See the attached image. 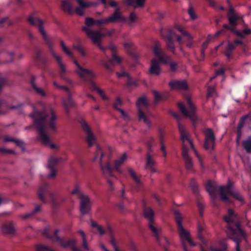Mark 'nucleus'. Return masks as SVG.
<instances>
[{
  "label": "nucleus",
  "instance_id": "obj_41",
  "mask_svg": "<svg viewBox=\"0 0 251 251\" xmlns=\"http://www.w3.org/2000/svg\"><path fill=\"white\" fill-rule=\"evenodd\" d=\"M94 89L96 90L100 96L102 98L103 100H108L109 98L105 95V92L98 87L94 85Z\"/></svg>",
  "mask_w": 251,
  "mask_h": 251
},
{
  "label": "nucleus",
  "instance_id": "obj_17",
  "mask_svg": "<svg viewBox=\"0 0 251 251\" xmlns=\"http://www.w3.org/2000/svg\"><path fill=\"white\" fill-rule=\"evenodd\" d=\"M149 72L151 75L155 76H158L161 73L159 61L155 58H152L151 60Z\"/></svg>",
  "mask_w": 251,
  "mask_h": 251
},
{
  "label": "nucleus",
  "instance_id": "obj_61",
  "mask_svg": "<svg viewBox=\"0 0 251 251\" xmlns=\"http://www.w3.org/2000/svg\"><path fill=\"white\" fill-rule=\"evenodd\" d=\"M130 248L133 251H139L137 248V244L136 243L131 241L129 244Z\"/></svg>",
  "mask_w": 251,
  "mask_h": 251
},
{
  "label": "nucleus",
  "instance_id": "obj_59",
  "mask_svg": "<svg viewBox=\"0 0 251 251\" xmlns=\"http://www.w3.org/2000/svg\"><path fill=\"white\" fill-rule=\"evenodd\" d=\"M80 193V188L78 186H75L73 190L71 191L73 195H79Z\"/></svg>",
  "mask_w": 251,
  "mask_h": 251
},
{
  "label": "nucleus",
  "instance_id": "obj_40",
  "mask_svg": "<svg viewBox=\"0 0 251 251\" xmlns=\"http://www.w3.org/2000/svg\"><path fill=\"white\" fill-rule=\"evenodd\" d=\"M136 85L137 83L136 81L129 78V77L126 75V88H128L129 89H131L135 88Z\"/></svg>",
  "mask_w": 251,
  "mask_h": 251
},
{
  "label": "nucleus",
  "instance_id": "obj_26",
  "mask_svg": "<svg viewBox=\"0 0 251 251\" xmlns=\"http://www.w3.org/2000/svg\"><path fill=\"white\" fill-rule=\"evenodd\" d=\"M125 191L123 189L121 190L118 197V202L117 203V208L120 212H123L125 209Z\"/></svg>",
  "mask_w": 251,
  "mask_h": 251
},
{
  "label": "nucleus",
  "instance_id": "obj_60",
  "mask_svg": "<svg viewBox=\"0 0 251 251\" xmlns=\"http://www.w3.org/2000/svg\"><path fill=\"white\" fill-rule=\"evenodd\" d=\"M77 232L81 236L82 241L87 240L86 235L82 230L79 229L77 231Z\"/></svg>",
  "mask_w": 251,
  "mask_h": 251
},
{
  "label": "nucleus",
  "instance_id": "obj_54",
  "mask_svg": "<svg viewBox=\"0 0 251 251\" xmlns=\"http://www.w3.org/2000/svg\"><path fill=\"white\" fill-rule=\"evenodd\" d=\"M85 24L89 27L95 24V21L91 18H87L85 20Z\"/></svg>",
  "mask_w": 251,
  "mask_h": 251
},
{
  "label": "nucleus",
  "instance_id": "obj_47",
  "mask_svg": "<svg viewBox=\"0 0 251 251\" xmlns=\"http://www.w3.org/2000/svg\"><path fill=\"white\" fill-rule=\"evenodd\" d=\"M73 49L76 50L81 55L83 56H85L87 54L86 51L85 50L79 46H73Z\"/></svg>",
  "mask_w": 251,
  "mask_h": 251
},
{
  "label": "nucleus",
  "instance_id": "obj_38",
  "mask_svg": "<svg viewBox=\"0 0 251 251\" xmlns=\"http://www.w3.org/2000/svg\"><path fill=\"white\" fill-rule=\"evenodd\" d=\"M128 172L135 182L138 184H141V181L140 178L136 175L135 173L131 168L128 169Z\"/></svg>",
  "mask_w": 251,
  "mask_h": 251
},
{
  "label": "nucleus",
  "instance_id": "obj_50",
  "mask_svg": "<svg viewBox=\"0 0 251 251\" xmlns=\"http://www.w3.org/2000/svg\"><path fill=\"white\" fill-rule=\"evenodd\" d=\"M188 14L190 16L191 20H195L197 18V16L194 11V9L192 7H189L188 10Z\"/></svg>",
  "mask_w": 251,
  "mask_h": 251
},
{
  "label": "nucleus",
  "instance_id": "obj_4",
  "mask_svg": "<svg viewBox=\"0 0 251 251\" xmlns=\"http://www.w3.org/2000/svg\"><path fill=\"white\" fill-rule=\"evenodd\" d=\"M178 129L180 133L181 139L182 142V152H183L184 150H186V151H188V148L189 147H192L194 150V152L199 160V161L202 168L203 167V164L202 163V160L200 155L198 153L197 151L194 148L192 141L190 140L188 134L185 130L184 126L180 124H178Z\"/></svg>",
  "mask_w": 251,
  "mask_h": 251
},
{
  "label": "nucleus",
  "instance_id": "obj_32",
  "mask_svg": "<svg viewBox=\"0 0 251 251\" xmlns=\"http://www.w3.org/2000/svg\"><path fill=\"white\" fill-rule=\"evenodd\" d=\"M153 53L155 56V58L158 60L163 54L161 48V46L158 43L155 44L152 47Z\"/></svg>",
  "mask_w": 251,
  "mask_h": 251
},
{
  "label": "nucleus",
  "instance_id": "obj_10",
  "mask_svg": "<svg viewBox=\"0 0 251 251\" xmlns=\"http://www.w3.org/2000/svg\"><path fill=\"white\" fill-rule=\"evenodd\" d=\"M126 55H128V60L136 63L139 58V55L137 51V47L130 40L126 41Z\"/></svg>",
  "mask_w": 251,
  "mask_h": 251
},
{
  "label": "nucleus",
  "instance_id": "obj_2",
  "mask_svg": "<svg viewBox=\"0 0 251 251\" xmlns=\"http://www.w3.org/2000/svg\"><path fill=\"white\" fill-rule=\"evenodd\" d=\"M112 152V149L110 147L101 148L98 146L94 153V156L92 159L93 161L97 162L99 163L102 174L106 177L112 175V171L114 170L119 173H122L125 167L126 161L125 153L116 158L113 161L112 165H111L109 163H107L106 165L103 164V158L104 157H109Z\"/></svg>",
  "mask_w": 251,
  "mask_h": 251
},
{
  "label": "nucleus",
  "instance_id": "obj_45",
  "mask_svg": "<svg viewBox=\"0 0 251 251\" xmlns=\"http://www.w3.org/2000/svg\"><path fill=\"white\" fill-rule=\"evenodd\" d=\"M60 44L63 51L69 56H72V52L66 47L64 42L61 41Z\"/></svg>",
  "mask_w": 251,
  "mask_h": 251
},
{
  "label": "nucleus",
  "instance_id": "obj_64",
  "mask_svg": "<svg viewBox=\"0 0 251 251\" xmlns=\"http://www.w3.org/2000/svg\"><path fill=\"white\" fill-rule=\"evenodd\" d=\"M214 91L215 90L213 87H209L208 89V96H212L213 95Z\"/></svg>",
  "mask_w": 251,
  "mask_h": 251
},
{
  "label": "nucleus",
  "instance_id": "obj_16",
  "mask_svg": "<svg viewBox=\"0 0 251 251\" xmlns=\"http://www.w3.org/2000/svg\"><path fill=\"white\" fill-rule=\"evenodd\" d=\"M28 21L31 25H36L38 27L39 31L45 40H46L47 39V35L43 28V22L40 19L34 18L32 17H29Z\"/></svg>",
  "mask_w": 251,
  "mask_h": 251
},
{
  "label": "nucleus",
  "instance_id": "obj_3",
  "mask_svg": "<svg viewBox=\"0 0 251 251\" xmlns=\"http://www.w3.org/2000/svg\"><path fill=\"white\" fill-rule=\"evenodd\" d=\"M175 218L177 226L178 232L183 247L185 246V242L187 241L190 246H195V244L191 239L190 233L188 230L185 229L181 223L182 216L178 211L175 212Z\"/></svg>",
  "mask_w": 251,
  "mask_h": 251
},
{
  "label": "nucleus",
  "instance_id": "obj_30",
  "mask_svg": "<svg viewBox=\"0 0 251 251\" xmlns=\"http://www.w3.org/2000/svg\"><path fill=\"white\" fill-rule=\"evenodd\" d=\"M145 0H126V4L134 8H142L145 5Z\"/></svg>",
  "mask_w": 251,
  "mask_h": 251
},
{
  "label": "nucleus",
  "instance_id": "obj_56",
  "mask_svg": "<svg viewBox=\"0 0 251 251\" xmlns=\"http://www.w3.org/2000/svg\"><path fill=\"white\" fill-rule=\"evenodd\" d=\"M50 171V174L49 175V177L50 178H53L55 177L56 175V172L53 167H48Z\"/></svg>",
  "mask_w": 251,
  "mask_h": 251
},
{
  "label": "nucleus",
  "instance_id": "obj_43",
  "mask_svg": "<svg viewBox=\"0 0 251 251\" xmlns=\"http://www.w3.org/2000/svg\"><path fill=\"white\" fill-rule=\"evenodd\" d=\"M158 61H159V63H163L164 64H168V63H170L171 62H172V61H171V58L166 55H164L163 54L162 56H161L158 60H157Z\"/></svg>",
  "mask_w": 251,
  "mask_h": 251
},
{
  "label": "nucleus",
  "instance_id": "obj_57",
  "mask_svg": "<svg viewBox=\"0 0 251 251\" xmlns=\"http://www.w3.org/2000/svg\"><path fill=\"white\" fill-rule=\"evenodd\" d=\"M110 243L113 246L115 251H121L118 247L117 242L113 238H111Z\"/></svg>",
  "mask_w": 251,
  "mask_h": 251
},
{
  "label": "nucleus",
  "instance_id": "obj_44",
  "mask_svg": "<svg viewBox=\"0 0 251 251\" xmlns=\"http://www.w3.org/2000/svg\"><path fill=\"white\" fill-rule=\"evenodd\" d=\"M243 146L248 152H251V137L243 142Z\"/></svg>",
  "mask_w": 251,
  "mask_h": 251
},
{
  "label": "nucleus",
  "instance_id": "obj_1",
  "mask_svg": "<svg viewBox=\"0 0 251 251\" xmlns=\"http://www.w3.org/2000/svg\"><path fill=\"white\" fill-rule=\"evenodd\" d=\"M30 116L34 121V126L40 132V139L42 143L52 150H59V146L51 143L49 137L44 131L45 122L49 123V127L51 130L55 131L56 129L55 123L56 116L53 109L49 107L46 108L43 103L40 102L35 106Z\"/></svg>",
  "mask_w": 251,
  "mask_h": 251
},
{
  "label": "nucleus",
  "instance_id": "obj_25",
  "mask_svg": "<svg viewBox=\"0 0 251 251\" xmlns=\"http://www.w3.org/2000/svg\"><path fill=\"white\" fill-rule=\"evenodd\" d=\"M138 16L135 12H131L126 18V26L128 28H133L137 21Z\"/></svg>",
  "mask_w": 251,
  "mask_h": 251
},
{
  "label": "nucleus",
  "instance_id": "obj_49",
  "mask_svg": "<svg viewBox=\"0 0 251 251\" xmlns=\"http://www.w3.org/2000/svg\"><path fill=\"white\" fill-rule=\"evenodd\" d=\"M74 104V102L70 98L63 100V105L66 109H68Z\"/></svg>",
  "mask_w": 251,
  "mask_h": 251
},
{
  "label": "nucleus",
  "instance_id": "obj_23",
  "mask_svg": "<svg viewBox=\"0 0 251 251\" xmlns=\"http://www.w3.org/2000/svg\"><path fill=\"white\" fill-rule=\"evenodd\" d=\"M175 27L185 37L187 40L190 42V43L187 44V46L188 47H191L192 45V36L188 32L185 30L184 28L180 25H175Z\"/></svg>",
  "mask_w": 251,
  "mask_h": 251
},
{
  "label": "nucleus",
  "instance_id": "obj_28",
  "mask_svg": "<svg viewBox=\"0 0 251 251\" xmlns=\"http://www.w3.org/2000/svg\"><path fill=\"white\" fill-rule=\"evenodd\" d=\"M107 19L108 23H115L121 21L123 19V17L119 11V8H117L115 12Z\"/></svg>",
  "mask_w": 251,
  "mask_h": 251
},
{
  "label": "nucleus",
  "instance_id": "obj_21",
  "mask_svg": "<svg viewBox=\"0 0 251 251\" xmlns=\"http://www.w3.org/2000/svg\"><path fill=\"white\" fill-rule=\"evenodd\" d=\"M146 168L151 173H157L158 171L155 167V163L152 156L148 154L147 156Z\"/></svg>",
  "mask_w": 251,
  "mask_h": 251
},
{
  "label": "nucleus",
  "instance_id": "obj_51",
  "mask_svg": "<svg viewBox=\"0 0 251 251\" xmlns=\"http://www.w3.org/2000/svg\"><path fill=\"white\" fill-rule=\"evenodd\" d=\"M226 244H224L222 246V249H217L216 247L214 246H211L209 248V251H226Z\"/></svg>",
  "mask_w": 251,
  "mask_h": 251
},
{
  "label": "nucleus",
  "instance_id": "obj_5",
  "mask_svg": "<svg viewBox=\"0 0 251 251\" xmlns=\"http://www.w3.org/2000/svg\"><path fill=\"white\" fill-rule=\"evenodd\" d=\"M144 214L149 222V227L150 229L154 234L156 240L160 242V235L161 230L156 226V224L154 222V213L151 207H145Z\"/></svg>",
  "mask_w": 251,
  "mask_h": 251
},
{
  "label": "nucleus",
  "instance_id": "obj_27",
  "mask_svg": "<svg viewBox=\"0 0 251 251\" xmlns=\"http://www.w3.org/2000/svg\"><path fill=\"white\" fill-rule=\"evenodd\" d=\"M109 50L112 52V63L120 65L122 62V59L120 55L115 52L116 48L113 46H111Z\"/></svg>",
  "mask_w": 251,
  "mask_h": 251
},
{
  "label": "nucleus",
  "instance_id": "obj_63",
  "mask_svg": "<svg viewBox=\"0 0 251 251\" xmlns=\"http://www.w3.org/2000/svg\"><path fill=\"white\" fill-rule=\"evenodd\" d=\"M170 68L173 71H175L177 69V64L175 62H172L170 63Z\"/></svg>",
  "mask_w": 251,
  "mask_h": 251
},
{
  "label": "nucleus",
  "instance_id": "obj_13",
  "mask_svg": "<svg viewBox=\"0 0 251 251\" xmlns=\"http://www.w3.org/2000/svg\"><path fill=\"white\" fill-rule=\"evenodd\" d=\"M82 128L86 136V139L89 146H93L96 142V137L91 130L89 125L85 122L81 123Z\"/></svg>",
  "mask_w": 251,
  "mask_h": 251
},
{
  "label": "nucleus",
  "instance_id": "obj_15",
  "mask_svg": "<svg viewBox=\"0 0 251 251\" xmlns=\"http://www.w3.org/2000/svg\"><path fill=\"white\" fill-rule=\"evenodd\" d=\"M205 136V148L207 149H211L213 148L215 142V137L213 133L210 129H207L204 131Z\"/></svg>",
  "mask_w": 251,
  "mask_h": 251
},
{
  "label": "nucleus",
  "instance_id": "obj_14",
  "mask_svg": "<svg viewBox=\"0 0 251 251\" xmlns=\"http://www.w3.org/2000/svg\"><path fill=\"white\" fill-rule=\"evenodd\" d=\"M79 6L75 8V12L79 16H82L84 15V9L89 8L91 6H96L97 3L87 2L84 0H76Z\"/></svg>",
  "mask_w": 251,
  "mask_h": 251
},
{
  "label": "nucleus",
  "instance_id": "obj_42",
  "mask_svg": "<svg viewBox=\"0 0 251 251\" xmlns=\"http://www.w3.org/2000/svg\"><path fill=\"white\" fill-rule=\"evenodd\" d=\"M60 161L59 158L51 157L49 160L48 167H53L57 164V163Z\"/></svg>",
  "mask_w": 251,
  "mask_h": 251
},
{
  "label": "nucleus",
  "instance_id": "obj_6",
  "mask_svg": "<svg viewBox=\"0 0 251 251\" xmlns=\"http://www.w3.org/2000/svg\"><path fill=\"white\" fill-rule=\"evenodd\" d=\"M149 105L148 99L145 96H142L137 101V106L138 109L139 119L140 121L144 122L147 126H151V122L148 117L144 113L143 111Z\"/></svg>",
  "mask_w": 251,
  "mask_h": 251
},
{
  "label": "nucleus",
  "instance_id": "obj_31",
  "mask_svg": "<svg viewBox=\"0 0 251 251\" xmlns=\"http://www.w3.org/2000/svg\"><path fill=\"white\" fill-rule=\"evenodd\" d=\"M251 122V116H246L243 117L240 122V124L238 127V136L237 139V142H238L240 138V130L242 127L245 124H248Z\"/></svg>",
  "mask_w": 251,
  "mask_h": 251
},
{
  "label": "nucleus",
  "instance_id": "obj_19",
  "mask_svg": "<svg viewBox=\"0 0 251 251\" xmlns=\"http://www.w3.org/2000/svg\"><path fill=\"white\" fill-rule=\"evenodd\" d=\"M50 51L53 58L57 61L59 68L60 75L63 76L67 71L65 65L63 63L61 58L55 53L54 49L51 47L50 48Z\"/></svg>",
  "mask_w": 251,
  "mask_h": 251
},
{
  "label": "nucleus",
  "instance_id": "obj_24",
  "mask_svg": "<svg viewBox=\"0 0 251 251\" xmlns=\"http://www.w3.org/2000/svg\"><path fill=\"white\" fill-rule=\"evenodd\" d=\"M58 233V230H56L54 232V235L56 238V240L57 241L60 246L63 247H67L68 246H75L76 243V240L75 239H72L69 241H67L66 242H64L63 240L60 238H59L57 236V234Z\"/></svg>",
  "mask_w": 251,
  "mask_h": 251
},
{
  "label": "nucleus",
  "instance_id": "obj_37",
  "mask_svg": "<svg viewBox=\"0 0 251 251\" xmlns=\"http://www.w3.org/2000/svg\"><path fill=\"white\" fill-rule=\"evenodd\" d=\"M31 85L36 94L41 97H44L46 96V92L44 91V90L41 87H39L36 85L34 82H31Z\"/></svg>",
  "mask_w": 251,
  "mask_h": 251
},
{
  "label": "nucleus",
  "instance_id": "obj_55",
  "mask_svg": "<svg viewBox=\"0 0 251 251\" xmlns=\"http://www.w3.org/2000/svg\"><path fill=\"white\" fill-rule=\"evenodd\" d=\"M153 94L155 101H158L159 100H161L162 95L160 93L156 91H153Z\"/></svg>",
  "mask_w": 251,
  "mask_h": 251
},
{
  "label": "nucleus",
  "instance_id": "obj_58",
  "mask_svg": "<svg viewBox=\"0 0 251 251\" xmlns=\"http://www.w3.org/2000/svg\"><path fill=\"white\" fill-rule=\"evenodd\" d=\"M44 195L46 196H48L49 195V194L47 191L42 192L41 190H40L39 192V197L43 201L44 200Z\"/></svg>",
  "mask_w": 251,
  "mask_h": 251
},
{
  "label": "nucleus",
  "instance_id": "obj_62",
  "mask_svg": "<svg viewBox=\"0 0 251 251\" xmlns=\"http://www.w3.org/2000/svg\"><path fill=\"white\" fill-rule=\"evenodd\" d=\"M107 21H108L107 18L104 19V20H98V21H95V24L99 25H101V24H103L109 23Z\"/></svg>",
  "mask_w": 251,
  "mask_h": 251
},
{
  "label": "nucleus",
  "instance_id": "obj_35",
  "mask_svg": "<svg viewBox=\"0 0 251 251\" xmlns=\"http://www.w3.org/2000/svg\"><path fill=\"white\" fill-rule=\"evenodd\" d=\"M2 232L6 234H13L15 233V228L12 224H7L3 226L1 228Z\"/></svg>",
  "mask_w": 251,
  "mask_h": 251
},
{
  "label": "nucleus",
  "instance_id": "obj_8",
  "mask_svg": "<svg viewBox=\"0 0 251 251\" xmlns=\"http://www.w3.org/2000/svg\"><path fill=\"white\" fill-rule=\"evenodd\" d=\"M76 69L75 73L79 76L82 80L84 81H89L92 78L96 76V74L91 70L83 68L79 64L77 61H75Z\"/></svg>",
  "mask_w": 251,
  "mask_h": 251
},
{
  "label": "nucleus",
  "instance_id": "obj_48",
  "mask_svg": "<svg viewBox=\"0 0 251 251\" xmlns=\"http://www.w3.org/2000/svg\"><path fill=\"white\" fill-rule=\"evenodd\" d=\"M235 33L240 37H244L246 35L249 34L251 33V30L250 29H245L243 31H236Z\"/></svg>",
  "mask_w": 251,
  "mask_h": 251
},
{
  "label": "nucleus",
  "instance_id": "obj_39",
  "mask_svg": "<svg viewBox=\"0 0 251 251\" xmlns=\"http://www.w3.org/2000/svg\"><path fill=\"white\" fill-rule=\"evenodd\" d=\"M91 226L93 228H96L97 231L99 232L100 236H103L105 233V230L100 225H98L94 222H92Z\"/></svg>",
  "mask_w": 251,
  "mask_h": 251
},
{
  "label": "nucleus",
  "instance_id": "obj_29",
  "mask_svg": "<svg viewBox=\"0 0 251 251\" xmlns=\"http://www.w3.org/2000/svg\"><path fill=\"white\" fill-rule=\"evenodd\" d=\"M182 155L183 159H184L187 169L189 170H192L193 164L191 158L188 155V151H186V150H184L183 152H182Z\"/></svg>",
  "mask_w": 251,
  "mask_h": 251
},
{
  "label": "nucleus",
  "instance_id": "obj_11",
  "mask_svg": "<svg viewBox=\"0 0 251 251\" xmlns=\"http://www.w3.org/2000/svg\"><path fill=\"white\" fill-rule=\"evenodd\" d=\"M82 29L86 32L87 36L91 39L94 43L97 44L100 49L102 51H105V49L99 44L100 40L103 36L102 34L100 32L94 31L87 27H83Z\"/></svg>",
  "mask_w": 251,
  "mask_h": 251
},
{
  "label": "nucleus",
  "instance_id": "obj_33",
  "mask_svg": "<svg viewBox=\"0 0 251 251\" xmlns=\"http://www.w3.org/2000/svg\"><path fill=\"white\" fill-rule=\"evenodd\" d=\"M227 17L230 25H235L236 21L238 19V17L236 15L232 8H230L229 9Z\"/></svg>",
  "mask_w": 251,
  "mask_h": 251
},
{
  "label": "nucleus",
  "instance_id": "obj_36",
  "mask_svg": "<svg viewBox=\"0 0 251 251\" xmlns=\"http://www.w3.org/2000/svg\"><path fill=\"white\" fill-rule=\"evenodd\" d=\"M62 8L64 11L70 14H72L73 12V9L71 4L66 0L62 1Z\"/></svg>",
  "mask_w": 251,
  "mask_h": 251
},
{
  "label": "nucleus",
  "instance_id": "obj_34",
  "mask_svg": "<svg viewBox=\"0 0 251 251\" xmlns=\"http://www.w3.org/2000/svg\"><path fill=\"white\" fill-rule=\"evenodd\" d=\"M224 219L227 223L230 224L236 221V215L232 210L229 209L227 215L225 216Z\"/></svg>",
  "mask_w": 251,
  "mask_h": 251
},
{
  "label": "nucleus",
  "instance_id": "obj_12",
  "mask_svg": "<svg viewBox=\"0 0 251 251\" xmlns=\"http://www.w3.org/2000/svg\"><path fill=\"white\" fill-rule=\"evenodd\" d=\"M230 182H229V183L228 185L226 186H220V189L222 192L221 194V199L223 201H228V198L226 195L224 194L225 192L226 193H229L231 195L233 196L234 198L236 199L237 200L241 202L243 201V198L239 194V193L237 191H233L232 192H230V186H229Z\"/></svg>",
  "mask_w": 251,
  "mask_h": 251
},
{
  "label": "nucleus",
  "instance_id": "obj_20",
  "mask_svg": "<svg viewBox=\"0 0 251 251\" xmlns=\"http://www.w3.org/2000/svg\"><path fill=\"white\" fill-rule=\"evenodd\" d=\"M124 106V103L121 99L119 97H117L113 102V106L118 112L121 114V117L126 118V114L125 110L122 107Z\"/></svg>",
  "mask_w": 251,
  "mask_h": 251
},
{
  "label": "nucleus",
  "instance_id": "obj_22",
  "mask_svg": "<svg viewBox=\"0 0 251 251\" xmlns=\"http://www.w3.org/2000/svg\"><path fill=\"white\" fill-rule=\"evenodd\" d=\"M171 88L174 89L186 90L188 84L185 80H175L170 83Z\"/></svg>",
  "mask_w": 251,
  "mask_h": 251
},
{
  "label": "nucleus",
  "instance_id": "obj_52",
  "mask_svg": "<svg viewBox=\"0 0 251 251\" xmlns=\"http://www.w3.org/2000/svg\"><path fill=\"white\" fill-rule=\"evenodd\" d=\"M166 42L167 43V47L171 49L172 51H173L175 49V48L173 45V40L170 38H167L166 39Z\"/></svg>",
  "mask_w": 251,
  "mask_h": 251
},
{
  "label": "nucleus",
  "instance_id": "obj_7",
  "mask_svg": "<svg viewBox=\"0 0 251 251\" xmlns=\"http://www.w3.org/2000/svg\"><path fill=\"white\" fill-rule=\"evenodd\" d=\"M186 101L188 105V111L186 109L184 103L182 102H179L178 103V108L185 116L189 117L192 121H194L197 119V116L195 114V106L194 105L190 98H187Z\"/></svg>",
  "mask_w": 251,
  "mask_h": 251
},
{
  "label": "nucleus",
  "instance_id": "obj_53",
  "mask_svg": "<svg viewBox=\"0 0 251 251\" xmlns=\"http://www.w3.org/2000/svg\"><path fill=\"white\" fill-rule=\"evenodd\" d=\"M101 64L106 69L110 70H111V65L113 63H112V61L109 63H107L105 60H101Z\"/></svg>",
  "mask_w": 251,
  "mask_h": 251
},
{
  "label": "nucleus",
  "instance_id": "obj_46",
  "mask_svg": "<svg viewBox=\"0 0 251 251\" xmlns=\"http://www.w3.org/2000/svg\"><path fill=\"white\" fill-rule=\"evenodd\" d=\"M207 191L209 192L210 195L212 196L214 194L215 188L211 182H208L206 185Z\"/></svg>",
  "mask_w": 251,
  "mask_h": 251
},
{
  "label": "nucleus",
  "instance_id": "obj_9",
  "mask_svg": "<svg viewBox=\"0 0 251 251\" xmlns=\"http://www.w3.org/2000/svg\"><path fill=\"white\" fill-rule=\"evenodd\" d=\"M235 228H233L231 226L228 227L229 234L231 239L236 242V251H240L239 250V240L244 237V234L238 224H235Z\"/></svg>",
  "mask_w": 251,
  "mask_h": 251
},
{
  "label": "nucleus",
  "instance_id": "obj_18",
  "mask_svg": "<svg viewBox=\"0 0 251 251\" xmlns=\"http://www.w3.org/2000/svg\"><path fill=\"white\" fill-rule=\"evenodd\" d=\"M91 203L87 196H81L80 210L82 214H85L91 209Z\"/></svg>",
  "mask_w": 251,
  "mask_h": 251
}]
</instances>
